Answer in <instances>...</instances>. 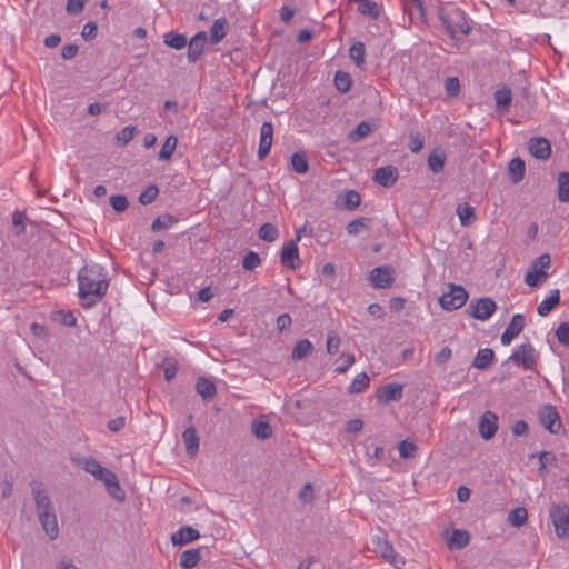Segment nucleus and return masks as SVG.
Here are the masks:
<instances>
[{
  "mask_svg": "<svg viewBox=\"0 0 569 569\" xmlns=\"http://www.w3.org/2000/svg\"><path fill=\"white\" fill-rule=\"evenodd\" d=\"M372 130V127L369 122L367 121H361L357 127L356 129H353L351 132H349L348 134V139L356 143V142H359L361 141L362 139H365L366 137L369 136V133L371 132Z\"/></svg>",
  "mask_w": 569,
  "mask_h": 569,
  "instance_id": "nucleus-33",
  "label": "nucleus"
},
{
  "mask_svg": "<svg viewBox=\"0 0 569 569\" xmlns=\"http://www.w3.org/2000/svg\"><path fill=\"white\" fill-rule=\"evenodd\" d=\"M556 337L559 343L565 347H569V322H561L558 326Z\"/></svg>",
  "mask_w": 569,
  "mask_h": 569,
  "instance_id": "nucleus-51",
  "label": "nucleus"
},
{
  "mask_svg": "<svg viewBox=\"0 0 569 569\" xmlns=\"http://www.w3.org/2000/svg\"><path fill=\"white\" fill-rule=\"evenodd\" d=\"M558 199L561 202H569V172H561L558 176Z\"/></svg>",
  "mask_w": 569,
  "mask_h": 569,
  "instance_id": "nucleus-35",
  "label": "nucleus"
},
{
  "mask_svg": "<svg viewBox=\"0 0 569 569\" xmlns=\"http://www.w3.org/2000/svg\"><path fill=\"white\" fill-rule=\"evenodd\" d=\"M370 283L376 288H389L391 283V269L389 266L375 268L369 276Z\"/></svg>",
  "mask_w": 569,
  "mask_h": 569,
  "instance_id": "nucleus-15",
  "label": "nucleus"
},
{
  "mask_svg": "<svg viewBox=\"0 0 569 569\" xmlns=\"http://www.w3.org/2000/svg\"><path fill=\"white\" fill-rule=\"evenodd\" d=\"M110 204L116 212H123L127 210L129 203L124 196L119 194L110 197Z\"/></svg>",
  "mask_w": 569,
  "mask_h": 569,
  "instance_id": "nucleus-55",
  "label": "nucleus"
},
{
  "mask_svg": "<svg viewBox=\"0 0 569 569\" xmlns=\"http://www.w3.org/2000/svg\"><path fill=\"white\" fill-rule=\"evenodd\" d=\"M366 221H368V219H366V218H359V219L352 220L351 222H349L347 224V232L350 236H358L363 229L367 228Z\"/></svg>",
  "mask_w": 569,
  "mask_h": 569,
  "instance_id": "nucleus-53",
  "label": "nucleus"
},
{
  "mask_svg": "<svg viewBox=\"0 0 569 569\" xmlns=\"http://www.w3.org/2000/svg\"><path fill=\"white\" fill-rule=\"evenodd\" d=\"M163 43L170 48L176 50H181L187 46V38L184 34L176 33V32H167L163 36Z\"/></svg>",
  "mask_w": 569,
  "mask_h": 569,
  "instance_id": "nucleus-30",
  "label": "nucleus"
},
{
  "mask_svg": "<svg viewBox=\"0 0 569 569\" xmlns=\"http://www.w3.org/2000/svg\"><path fill=\"white\" fill-rule=\"evenodd\" d=\"M228 21L226 18L216 19L210 28V40L211 43H219L226 37V29Z\"/></svg>",
  "mask_w": 569,
  "mask_h": 569,
  "instance_id": "nucleus-26",
  "label": "nucleus"
},
{
  "mask_svg": "<svg viewBox=\"0 0 569 569\" xmlns=\"http://www.w3.org/2000/svg\"><path fill=\"white\" fill-rule=\"evenodd\" d=\"M251 431L261 440H267L272 436V427L266 420H253L251 423Z\"/></svg>",
  "mask_w": 569,
  "mask_h": 569,
  "instance_id": "nucleus-27",
  "label": "nucleus"
},
{
  "mask_svg": "<svg viewBox=\"0 0 569 569\" xmlns=\"http://www.w3.org/2000/svg\"><path fill=\"white\" fill-rule=\"evenodd\" d=\"M448 292L439 298V303L445 310H457L468 300V292L462 286L448 283Z\"/></svg>",
  "mask_w": 569,
  "mask_h": 569,
  "instance_id": "nucleus-4",
  "label": "nucleus"
},
{
  "mask_svg": "<svg viewBox=\"0 0 569 569\" xmlns=\"http://www.w3.org/2000/svg\"><path fill=\"white\" fill-rule=\"evenodd\" d=\"M372 545L375 546V551L380 552L381 556L388 561L391 562V547L389 546L386 536L383 538L377 536L372 540Z\"/></svg>",
  "mask_w": 569,
  "mask_h": 569,
  "instance_id": "nucleus-41",
  "label": "nucleus"
},
{
  "mask_svg": "<svg viewBox=\"0 0 569 569\" xmlns=\"http://www.w3.org/2000/svg\"><path fill=\"white\" fill-rule=\"evenodd\" d=\"M159 189L156 184H150L146 188V190L139 196V202L143 206L152 203L158 197Z\"/></svg>",
  "mask_w": 569,
  "mask_h": 569,
  "instance_id": "nucleus-47",
  "label": "nucleus"
},
{
  "mask_svg": "<svg viewBox=\"0 0 569 569\" xmlns=\"http://www.w3.org/2000/svg\"><path fill=\"white\" fill-rule=\"evenodd\" d=\"M199 537L200 533L197 529L190 526H184L171 535V542L174 546H182L197 540Z\"/></svg>",
  "mask_w": 569,
  "mask_h": 569,
  "instance_id": "nucleus-16",
  "label": "nucleus"
},
{
  "mask_svg": "<svg viewBox=\"0 0 569 569\" xmlns=\"http://www.w3.org/2000/svg\"><path fill=\"white\" fill-rule=\"evenodd\" d=\"M261 264V259L258 253L249 251L242 260V267L246 270H253Z\"/></svg>",
  "mask_w": 569,
  "mask_h": 569,
  "instance_id": "nucleus-50",
  "label": "nucleus"
},
{
  "mask_svg": "<svg viewBox=\"0 0 569 569\" xmlns=\"http://www.w3.org/2000/svg\"><path fill=\"white\" fill-rule=\"evenodd\" d=\"M103 485L106 487L107 492L118 501H123L126 499V492L121 488L118 477L114 472L109 473L103 479Z\"/></svg>",
  "mask_w": 569,
  "mask_h": 569,
  "instance_id": "nucleus-17",
  "label": "nucleus"
},
{
  "mask_svg": "<svg viewBox=\"0 0 569 569\" xmlns=\"http://www.w3.org/2000/svg\"><path fill=\"white\" fill-rule=\"evenodd\" d=\"M196 390L203 398V400L212 399L217 392L216 385L207 378L198 379L196 383Z\"/></svg>",
  "mask_w": 569,
  "mask_h": 569,
  "instance_id": "nucleus-24",
  "label": "nucleus"
},
{
  "mask_svg": "<svg viewBox=\"0 0 569 569\" xmlns=\"http://www.w3.org/2000/svg\"><path fill=\"white\" fill-rule=\"evenodd\" d=\"M333 81L338 91L345 93L350 90L351 79L347 72L337 71Z\"/></svg>",
  "mask_w": 569,
  "mask_h": 569,
  "instance_id": "nucleus-43",
  "label": "nucleus"
},
{
  "mask_svg": "<svg viewBox=\"0 0 569 569\" xmlns=\"http://www.w3.org/2000/svg\"><path fill=\"white\" fill-rule=\"evenodd\" d=\"M79 297L84 308L96 305L106 293L109 282L99 264L86 266L78 273Z\"/></svg>",
  "mask_w": 569,
  "mask_h": 569,
  "instance_id": "nucleus-1",
  "label": "nucleus"
},
{
  "mask_svg": "<svg viewBox=\"0 0 569 569\" xmlns=\"http://www.w3.org/2000/svg\"><path fill=\"white\" fill-rule=\"evenodd\" d=\"M98 33V26L96 22H88L83 26L81 36L84 40H93Z\"/></svg>",
  "mask_w": 569,
  "mask_h": 569,
  "instance_id": "nucleus-62",
  "label": "nucleus"
},
{
  "mask_svg": "<svg viewBox=\"0 0 569 569\" xmlns=\"http://www.w3.org/2000/svg\"><path fill=\"white\" fill-rule=\"evenodd\" d=\"M423 144L425 138L422 137V134L418 132L410 134L409 149L412 152L418 153L423 148Z\"/></svg>",
  "mask_w": 569,
  "mask_h": 569,
  "instance_id": "nucleus-60",
  "label": "nucleus"
},
{
  "mask_svg": "<svg viewBox=\"0 0 569 569\" xmlns=\"http://www.w3.org/2000/svg\"><path fill=\"white\" fill-rule=\"evenodd\" d=\"M528 149L532 157L540 160H547L551 154V144L546 138H531Z\"/></svg>",
  "mask_w": 569,
  "mask_h": 569,
  "instance_id": "nucleus-13",
  "label": "nucleus"
},
{
  "mask_svg": "<svg viewBox=\"0 0 569 569\" xmlns=\"http://www.w3.org/2000/svg\"><path fill=\"white\" fill-rule=\"evenodd\" d=\"M207 43V33L199 31L196 33L188 43V60L196 62L204 50Z\"/></svg>",
  "mask_w": 569,
  "mask_h": 569,
  "instance_id": "nucleus-14",
  "label": "nucleus"
},
{
  "mask_svg": "<svg viewBox=\"0 0 569 569\" xmlns=\"http://www.w3.org/2000/svg\"><path fill=\"white\" fill-rule=\"evenodd\" d=\"M369 386V377L366 372L358 373L350 386L348 387L349 393H360Z\"/></svg>",
  "mask_w": 569,
  "mask_h": 569,
  "instance_id": "nucleus-40",
  "label": "nucleus"
},
{
  "mask_svg": "<svg viewBox=\"0 0 569 569\" xmlns=\"http://www.w3.org/2000/svg\"><path fill=\"white\" fill-rule=\"evenodd\" d=\"M350 58L360 67L365 63V46L361 42L353 43L349 49Z\"/></svg>",
  "mask_w": 569,
  "mask_h": 569,
  "instance_id": "nucleus-46",
  "label": "nucleus"
},
{
  "mask_svg": "<svg viewBox=\"0 0 569 569\" xmlns=\"http://www.w3.org/2000/svg\"><path fill=\"white\" fill-rule=\"evenodd\" d=\"M445 153L441 151H433L428 157V167L433 173H439L445 167Z\"/></svg>",
  "mask_w": 569,
  "mask_h": 569,
  "instance_id": "nucleus-37",
  "label": "nucleus"
},
{
  "mask_svg": "<svg viewBox=\"0 0 569 569\" xmlns=\"http://www.w3.org/2000/svg\"><path fill=\"white\" fill-rule=\"evenodd\" d=\"M548 279L547 271H538L529 269L525 277V282L529 287H539Z\"/></svg>",
  "mask_w": 569,
  "mask_h": 569,
  "instance_id": "nucleus-36",
  "label": "nucleus"
},
{
  "mask_svg": "<svg viewBox=\"0 0 569 569\" xmlns=\"http://www.w3.org/2000/svg\"><path fill=\"white\" fill-rule=\"evenodd\" d=\"M440 20L450 37H455L457 32L462 34H469L470 32L465 12L459 8H452L447 12L441 11Z\"/></svg>",
  "mask_w": 569,
  "mask_h": 569,
  "instance_id": "nucleus-3",
  "label": "nucleus"
},
{
  "mask_svg": "<svg viewBox=\"0 0 569 569\" xmlns=\"http://www.w3.org/2000/svg\"><path fill=\"white\" fill-rule=\"evenodd\" d=\"M174 221H176V219L169 214L163 216V217H158L153 220V222L151 224V230L157 232V231H160L163 229H168L169 227H171L173 224Z\"/></svg>",
  "mask_w": 569,
  "mask_h": 569,
  "instance_id": "nucleus-48",
  "label": "nucleus"
},
{
  "mask_svg": "<svg viewBox=\"0 0 569 569\" xmlns=\"http://www.w3.org/2000/svg\"><path fill=\"white\" fill-rule=\"evenodd\" d=\"M557 460L556 455L551 451H542L539 455V470L543 471L548 465L555 463Z\"/></svg>",
  "mask_w": 569,
  "mask_h": 569,
  "instance_id": "nucleus-61",
  "label": "nucleus"
},
{
  "mask_svg": "<svg viewBox=\"0 0 569 569\" xmlns=\"http://www.w3.org/2000/svg\"><path fill=\"white\" fill-rule=\"evenodd\" d=\"M373 180L383 187H389L391 184V164L377 169Z\"/></svg>",
  "mask_w": 569,
  "mask_h": 569,
  "instance_id": "nucleus-44",
  "label": "nucleus"
},
{
  "mask_svg": "<svg viewBox=\"0 0 569 569\" xmlns=\"http://www.w3.org/2000/svg\"><path fill=\"white\" fill-rule=\"evenodd\" d=\"M538 416L539 421L545 429L551 433H558L561 428V421L560 416L553 406L545 405L540 408Z\"/></svg>",
  "mask_w": 569,
  "mask_h": 569,
  "instance_id": "nucleus-9",
  "label": "nucleus"
},
{
  "mask_svg": "<svg viewBox=\"0 0 569 569\" xmlns=\"http://www.w3.org/2000/svg\"><path fill=\"white\" fill-rule=\"evenodd\" d=\"M291 168L297 173H306L308 171L309 163L305 152H295L291 156Z\"/></svg>",
  "mask_w": 569,
  "mask_h": 569,
  "instance_id": "nucleus-38",
  "label": "nucleus"
},
{
  "mask_svg": "<svg viewBox=\"0 0 569 569\" xmlns=\"http://www.w3.org/2000/svg\"><path fill=\"white\" fill-rule=\"evenodd\" d=\"M182 439L187 453L191 457L196 456L198 453L200 442L197 429L192 426L188 427L182 433Z\"/></svg>",
  "mask_w": 569,
  "mask_h": 569,
  "instance_id": "nucleus-18",
  "label": "nucleus"
},
{
  "mask_svg": "<svg viewBox=\"0 0 569 569\" xmlns=\"http://www.w3.org/2000/svg\"><path fill=\"white\" fill-rule=\"evenodd\" d=\"M340 346V338L336 335H329L327 339V352L335 355L338 352Z\"/></svg>",
  "mask_w": 569,
  "mask_h": 569,
  "instance_id": "nucleus-63",
  "label": "nucleus"
},
{
  "mask_svg": "<svg viewBox=\"0 0 569 569\" xmlns=\"http://www.w3.org/2000/svg\"><path fill=\"white\" fill-rule=\"evenodd\" d=\"M360 194L355 190H349L343 196V204L347 209L353 210L360 204Z\"/></svg>",
  "mask_w": 569,
  "mask_h": 569,
  "instance_id": "nucleus-49",
  "label": "nucleus"
},
{
  "mask_svg": "<svg viewBox=\"0 0 569 569\" xmlns=\"http://www.w3.org/2000/svg\"><path fill=\"white\" fill-rule=\"evenodd\" d=\"M301 239V229L297 231V239L283 244L281 249V263L290 269H296L300 264L299 249L297 241Z\"/></svg>",
  "mask_w": 569,
  "mask_h": 569,
  "instance_id": "nucleus-8",
  "label": "nucleus"
},
{
  "mask_svg": "<svg viewBox=\"0 0 569 569\" xmlns=\"http://www.w3.org/2000/svg\"><path fill=\"white\" fill-rule=\"evenodd\" d=\"M456 212L459 217L461 226L463 227H468L476 221L475 208L468 203L458 204Z\"/></svg>",
  "mask_w": 569,
  "mask_h": 569,
  "instance_id": "nucleus-23",
  "label": "nucleus"
},
{
  "mask_svg": "<svg viewBox=\"0 0 569 569\" xmlns=\"http://www.w3.org/2000/svg\"><path fill=\"white\" fill-rule=\"evenodd\" d=\"M470 541L469 532L466 530L456 529L447 539L449 549H462L468 546Z\"/></svg>",
  "mask_w": 569,
  "mask_h": 569,
  "instance_id": "nucleus-21",
  "label": "nucleus"
},
{
  "mask_svg": "<svg viewBox=\"0 0 569 569\" xmlns=\"http://www.w3.org/2000/svg\"><path fill=\"white\" fill-rule=\"evenodd\" d=\"M134 132H136V127H133V126L124 127L117 133V140L121 141L123 144H127L133 139Z\"/></svg>",
  "mask_w": 569,
  "mask_h": 569,
  "instance_id": "nucleus-59",
  "label": "nucleus"
},
{
  "mask_svg": "<svg viewBox=\"0 0 569 569\" xmlns=\"http://www.w3.org/2000/svg\"><path fill=\"white\" fill-rule=\"evenodd\" d=\"M397 448L399 451V456L402 459H412L417 456L419 451L418 446L409 439L400 441Z\"/></svg>",
  "mask_w": 569,
  "mask_h": 569,
  "instance_id": "nucleus-32",
  "label": "nucleus"
},
{
  "mask_svg": "<svg viewBox=\"0 0 569 569\" xmlns=\"http://www.w3.org/2000/svg\"><path fill=\"white\" fill-rule=\"evenodd\" d=\"M313 350L312 343L308 339L299 340L292 349L291 358L293 360L305 359Z\"/></svg>",
  "mask_w": 569,
  "mask_h": 569,
  "instance_id": "nucleus-29",
  "label": "nucleus"
},
{
  "mask_svg": "<svg viewBox=\"0 0 569 569\" xmlns=\"http://www.w3.org/2000/svg\"><path fill=\"white\" fill-rule=\"evenodd\" d=\"M479 433L485 440H490L498 430V416L486 411L479 419Z\"/></svg>",
  "mask_w": 569,
  "mask_h": 569,
  "instance_id": "nucleus-10",
  "label": "nucleus"
},
{
  "mask_svg": "<svg viewBox=\"0 0 569 569\" xmlns=\"http://www.w3.org/2000/svg\"><path fill=\"white\" fill-rule=\"evenodd\" d=\"M495 359V352L490 348L480 349L472 362V366L480 370L488 369Z\"/></svg>",
  "mask_w": 569,
  "mask_h": 569,
  "instance_id": "nucleus-22",
  "label": "nucleus"
},
{
  "mask_svg": "<svg viewBox=\"0 0 569 569\" xmlns=\"http://www.w3.org/2000/svg\"><path fill=\"white\" fill-rule=\"evenodd\" d=\"M405 10L408 12L411 19H413L417 14L418 18L423 20L425 9L421 0H409V2L405 4Z\"/></svg>",
  "mask_w": 569,
  "mask_h": 569,
  "instance_id": "nucleus-45",
  "label": "nucleus"
},
{
  "mask_svg": "<svg viewBox=\"0 0 569 569\" xmlns=\"http://www.w3.org/2000/svg\"><path fill=\"white\" fill-rule=\"evenodd\" d=\"M87 0H68L66 11L71 16H77L82 12Z\"/></svg>",
  "mask_w": 569,
  "mask_h": 569,
  "instance_id": "nucleus-58",
  "label": "nucleus"
},
{
  "mask_svg": "<svg viewBox=\"0 0 569 569\" xmlns=\"http://www.w3.org/2000/svg\"><path fill=\"white\" fill-rule=\"evenodd\" d=\"M496 309V302L489 297L472 300L468 306L469 315L472 318L481 321L488 320L493 315Z\"/></svg>",
  "mask_w": 569,
  "mask_h": 569,
  "instance_id": "nucleus-6",
  "label": "nucleus"
},
{
  "mask_svg": "<svg viewBox=\"0 0 569 569\" xmlns=\"http://www.w3.org/2000/svg\"><path fill=\"white\" fill-rule=\"evenodd\" d=\"M338 361L340 365L336 368V371L343 373L355 363V356L352 353H342Z\"/></svg>",
  "mask_w": 569,
  "mask_h": 569,
  "instance_id": "nucleus-57",
  "label": "nucleus"
},
{
  "mask_svg": "<svg viewBox=\"0 0 569 569\" xmlns=\"http://www.w3.org/2000/svg\"><path fill=\"white\" fill-rule=\"evenodd\" d=\"M177 144L178 138L173 134L169 136L159 151L158 159L163 161L170 160L177 148Z\"/></svg>",
  "mask_w": 569,
  "mask_h": 569,
  "instance_id": "nucleus-31",
  "label": "nucleus"
},
{
  "mask_svg": "<svg viewBox=\"0 0 569 569\" xmlns=\"http://www.w3.org/2000/svg\"><path fill=\"white\" fill-rule=\"evenodd\" d=\"M538 355L533 346L527 342L518 346L508 360L516 366L523 367L526 370H533Z\"/></svg>",
  "mask_w": 569,
  "mask_h": 569,
  "instance_id": "nucleus-5",
  "label": "nucleus"
},
{
  "mask_svg": "<svg viewBox=\"0 0 569 569\" xmlns=\"http://www.w3.org/2000/svg\"><path fill=\"white\" fill-rule=\"evenodd\" d=\"M528 512L525 508L518 507L512 509L508 515V521L511 523V526L516 528H520L523 526L527 521Z\"/></svg>",
  "mask_w": 569,
  "mask_h": 569,
  "instance_id": "nucleus-39",
  "label": "nucleus"
},
{
  "mask_svg": "<svg viewBox=\"0 0 569 569\" xmlns=\"http://www.w3.org/2000/svg\"><path fill=\"white\" fill-rule=\"evenodd\" d=\"M30 487L39 522L48 537L54 540L59 536L56 508L41 481L33 480Z\"/></svg>",
  "mask_w": 569,
  "mask_h": 569,
  "instance_id": "nucleus-2",
  "label": "nucleus"
},
{
  "mask_svg": "<svg viewBox=\"0 0 569 569\" xmlns=\"http://www.w3.org/2000/svg\"><path fill=\"white\" fill-rule=\"evenodd\" d=\"M560 303V292L558 289H553L550 291V295L548 298L542 300L538 308L537 312L541 317H546L550 313L552 309H555Z\"/></svg>",
  "mask_w": 569,
  "mask_h": 569,
  "instance_id": "nucleus-20",
  "label": "nucleus"
},
{
  "mask_svg": "<svg viewBox=\"0 0 569 569\" xmlns=\"http://www.w3.org/2000/svg\"><path fill=\"white\" fill-rule=\"evenodd\" d=\"M201 559L199 549H189L181 553L179 565L183 569L194 568Z\"/></svg>",
  "mask_w": 569,
  "mask_h": 569,
  "instance_id": "nucleus-25",
  "label": "nucleus"
},
{
  "mask_svg": "<svg viewBox=\"0 0 569 569\" xmlns=\"http://www.w3.org/2000/svg\"><path fill=\"white\" fill-rule=\"evenodd\" d=\"M258 236L263 241L273 242L277 240L279 232L272 223L267 222L260 227Z\"/></svg>",
  "mask_w": 569,
  "mask_h": 569,
  "instance_id": "nucleus-42",
  "label": "nucleus"
},
{
  "mask_svg": "<svg viewBox=\"0 0 569 569\" xmlns=\"http://www.w3.org/2000/svg\"><path fill=\"white\" fill-rule=\"evenodd\" d=\"M526 325V319L522 315H515L506 328L505 332L501 335V343L508 346L511 341L523 330Z\"/></svg>",
  "mask_w": 569,
  "mask_h": 569,
  "instance_id": "nucleus-12",
  "label": "nucleus"
},
{
  "mask_svg": "<svg viewBox=\"0 0 569 569\" xmlns=\"http://www.w3.org/2000/svg\"><path fill=\"white\" fill-rule=\"evenodd\" d=\"M550 263H551L550 256L548 253H543L532 261L530 269L538 270V271L539 270L546 271V269H548L550 267Z\"/></svg>",
  "mask_w": 569,
  "mask_h": 569,
  "instance_id": "nucleus-52",
  "label": "nucleus"
},
{
  "mask_svg": "<svg viewBox=\"0 0 569 569\" xmlns=\"http://www.w3.org/2000/svg\"><path fill=\"white\" fill-rule=\"evenodd\" d=\"M511 100H512V93H511V90L508 88H502L495 92V102H496L497 110H499V111L508 110V108L511 103Z\"/></svg>",
  "mask_w": 569,
  "mask_h": 569,
  "instance_id": "nucleus-28",
  "label": "nucleus"
},
{
  "mask_svg": "<svg viewBox=\"0 0 569 569\" xmlns=\"http://www.w3.org/2000/svg\"><path fill=\"white\" fill-rule=\"evenodd\" d=\"M550 517L559 538L569 537V506L556 505L550 510Z\"/></svg>",
  "mask_w": 569,
  "mask_h": 569,
  "instance_id": "nucleus-7",
  "label": "nucleus"
},
{
  "mask_svg": "<svg viewBox=\"0 0 569 569\" xmlns=\"http://www.w3.org/2000/svg\"><path fill=\"white\" fill-rule=\"evenodd\" d=\"M81 466H82V469L86 472L90 473L91 476H94L96 472L101 467L100 462L97 459H94L93 457L83 458L81 461Z\"/></svg>",
  "mask_w": 569,
  "mask_h": 569,
  "instance_id": "nucleus-54",
  "label": "nucleus"
},
{
  "mask_svg": "<svg viewBox=\"0 0 569 569\" xmlns=\"http://www.w3.org/2000/svg\"><path fill=\"white\" fill-rule=\"evenodd\" d=\"M358 3H359L358 11L361 14H366V16L371 17L372 19H377L381 13V8L377 2L363 0V1H358Z\"/></svg>",
  "mask_w": 569,
  "mask_h": 569,
  "instance_id": "nucleus-34",
  "label": "nucleus"
},
{
  "mask_svg": "<svg viewBox=\"0 0 569 569\" xmlns=\"http://www.w3.org/2000/svg\"><path fill=\"white\" fill-rule=\"evenodd\" d=\"M273 141V124L270 121H266L262 123L260 128V140L258 148V158L260 160L264 159L271 149Z\"/></svg>",
  "mask_w": 569,
  "mask_h": 569,
  "instance_id": "nucleus-11",
  "label": "nucleus"
},
{
  "mask_svg": "<svg viewBox=\"0 0 569 569\" xmlns=\"http://www.w3.org/2000/svg\"><path fill=\"white\" fill-rule=\"evenodd\" d=\"M79 48L77 44H66L61 49V57L66 60H70L78 54Z\"/></svg>",
  "mask_w": 569,
  "mask_h": 569,
  "instance_id": "nucleus-64",
  "label": "nucleus"
},
{
  "mask_svg": "<svg viewBox=\"0 0 569 569\" xmlns=\"http://www.w3.org/2000/svg\"><path fill=\"white\" fill-rule=\"evenodd\" d=\"M445 89L448 96L457 97L460 92V82L456 77L447 78L445 81Z\"/></svg>",
  "mask_w": 569,
  "mask_h": 569,
  "instance_id": "nucleus-56",
  "label": "nucleus"
},
{
  "mask_svg": "<svg viewBox=\"0 0 569 569\" xmlns=\"http://www.w3.org/2000/svg\"><path fill=\"white\" fill-rule=\"evenodd\" d=\"M525 172H526L525 161L519 157L511 159V161L509 162V166H508V176H509V179L511 180V182L515 184L519 183L523 179Z\"/></svg>",
  "mask_w": 569,
  "mask_h": 569,
  "instance_id": "nucleus-19",
  "label": "nucleus"
}]
</instances>
